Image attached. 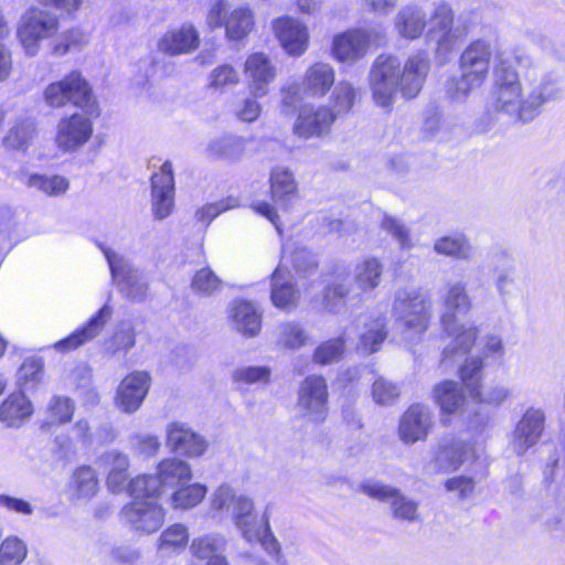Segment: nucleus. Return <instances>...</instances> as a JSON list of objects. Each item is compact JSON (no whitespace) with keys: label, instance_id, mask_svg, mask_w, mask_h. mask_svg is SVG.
<instances>
[{"label":"nucleus","instance_id":"1","mask_svg":"<svg viewBox=\"0 0 565 565\" xmlns=\"http://www.w3.org/2000/svg\"><path fill=\"white\" fill-rule=\"evenodd\" d=\"M495 57L499 66L492 106L497 111L525 122L532 120L545 103L559 96L557 83L548 76L540 75L536 68L526 70L522 82L519 73L511 70L510 61L499 52Z\"/></svg>","mask_w":565,"mask_h":565},{"label":"nucleus","instance_id":"2","mask_svg":"<svg viewBox=\"0 0 565 565\" xmlns=\"http://www.w3.org/2000/svg\"><path fill=\"white\" fill-rule=\"evenodd\" d=\"M430 70L426 53L411 55L401 66L397 57L380 55L371 70L370 88L372 98L379 107H392L398 93L406 99L414 98L420 92Z\"/></svg>","mask_w":565,"mask_h":565},{"label":"nucleus","instance_id":"3","mask_svg":"<svg viewBox=\"0 0 565 565\" xmlns=\"http://www.w3.org/2000/svg\"><path fill=\"white\" fill-rule=\"evenodd\" d=\"M443 312L440 323L444 333L449 339L443 352L441 363L446 364L455 355H466L470 352L478 337V329L470 322H460L457 312L467 311L471 300L462 282H450L444 288L441 295Z\"/></svg>","mask_w":565,"mask_h":565},{"label":"nucleus","instance_id":"4","mask_svg":"<svg viewBox=\"0 0 565 565\" xmlns=\"http://www.w3.org/2000/svg\"><path fill=\"white\" fill-rule=\"evenodd\" d=\"M493 55L489 42L477 40L470 43L459 58L460 76L449 79L446 95L454 100H463L486 83Z\"/></svg>","mask_w":565,"mask_h":565},{"label":"nucleus","instance_id":"5","mask_svg":"<svg viewBox=\"0 0 565 565\" xmlns=\"http://www.w3.org/2000/svg\"><path fill=\"white\" fill-rule=\"evenodd\" d=\"M382 273L383 266L377 259L366 258L356 264L353 284L342 274L334 275L326 289V306L334 311L341 301L374 290L380 285Z\"/></svg>","mask_w":565,"mask_h":565},{"label":"nucleus","instance_id":"6","mask_svg":"<svg viewBox=\"0 0 565 565\" xmlns=\"http://www.w3.org/2000/svg\"><path fill=\"white\" fill-rule=\"evenodd\" d=\"M45 103L60 108L71 103L89 116H98V105L88 82L79 72L73 71L44 89Z\"/></svg>","mask_w":565,"mask_h":565},{"label":"nucleus","instance_id":"7","mask_svg":"<svg viewBox=\"0 0 565 565\" xmlns=\"http://www.w3.org/2000/svg\"><path fill=\"white\" fill-rule=\"evenodd\" d=\"M60 30L58 17L39 7L29 8L20 18L17 38L28 56H35L45 41L49 43Z\"/></svg>","mask_w":565,"mask_h":565},{"label":"nucleus","instance_id":"8","mask_svg":"<svg viewBox=\"0 0 565 565\" xmlns=\"http://www.w3.org/2000/svg\"><path fill=\"white\" fill-rule=\"evenodd\" d=\"M393 313L409 334H423L433 318V300L428 294L416 290H399L396 294Z\"/></svg>","mask_w":565,"mask_h":565},{"label":"nucleus","instance_id":"9","mask_svg":"<svg viewBox=\"0 0 565 565\" xmlns=\"http://www.w3.org/2000/svg\"><path fill=\"white\" fill-rule=\"evenodd\" d=\"M211 507L215 511L231 512L236 527L246 541L259 535V522L254 514V501L243 494H236L228 486H220L213 493Z\"/></svg>","mask_w":565,"mask_h":565},{"label":"nucleus","instance_id":"10","mask_svg":"<svg viewBox=\"0 0 565 565\" xmlns=\"http://www.w3.org/2000/svg\"><path fill=\"white\" fill-rule=\"evenodd\" d=\"M206 24L211 30L224 26L230 41H241L252 32L255 14L248 6H238L228 11L225 0H215L207 11Z\"/></svg>","mask_w":565,"mask_h":565},{"label":"nucleus","instance_id":"11","mask_svg":"<svg viewBox=\"0 0 565 565\" xmlns=\"http://www.w3.org/2000/svg\"><path fill=\"white\" fill-rule=\"evenodd\" d=\"M192 478L190 466L180 459L170 458L158 463L156 475H145L134 479V491L138 497L146 493L160 497L166 488L184 484Z\"/></svg>","mask_w":565,"mask_h":565},{"label":"nucleus","instance_id":"12","mask_svg":"<svg viewBox=\"0 0 565 565\" xmlns=\"http://www.w3.org/2000/svg\"><path fill=\"white\" fill-rule=\"evenodd\" d=\"M132 501L121 510L122 521L140 533H153L164 522V512L158 503L157 494L146 493L138 497L134 491V480L129 487Z\"/></svg>","mask_w":565,"mask_h":565},{"label":"nucleus","instance_id":"13","mask_svg":"<svg viewBox=\"0 0 565 565\" xmlns=\"http://www.w3.org/2000/svg\"><path fill=\"white\" fill-rule=\"evenodd\" d=\"M335 81L334 68L323 62L311 64L305 72L300 90L296 87H288L282 90V102L292 105L302 98V95L310 97H323L331 89Z\"/></svg>","mask_w":565,"mask_h":565},{"label":"nucleus","instance_id":"14","mask_svg":"<svg viewBox=\"0 0 565 565\" xmlns=\"http://www.w3.org/2000/svg\"><path fill=\"white\" fill-rule=\"evenodd\" d=\"M111 276L121 291L132 300H141L148 290V279L143 273L135 268L128 259L117 255L109 248H103Z\"/></svg>","mask_w":565,"mask_h":565},{"label":"nucleus","instance_id":"15","mask_svg":"<svg viewBox=\"0 0 565 565\" xmlns=\"http://www.w3.org/2000/svg\"><path fill=\"white\" fill-rule=\"evenodd\" d=\"M360 491L379 501L391 504L392 514L395 519L416 522L419 520L418 504L404 495L398 489L382 484L377 481H366L360 486Z\"/></svg>","mask_w":565,"mask_h":565},{"label":"nucleus","instance_id":"16","mask_svg":"<svg viewBox=\"0 0 565 565\" xmlns=\"http://www.w3.org/2000/svg\"><path fill=\"white\" fill-rule=\"evenodd\" d=\"M92 117L73 114L62 118L56 126L55 143L58 149L72 152L84 146L93 135Z\"/></svg>","mask_w":565,"mask_h":565},{"label":"nucleus","instance_id":"17","mask_svg":"<svg viewBox=\"0 0 565 565\" xmlns=\"http://www.w3.org/2000/svg\"><path fill=\"white\" fill-rule=\"evenodd\" d=\"M174 207L172 164L166 161L151 177V212L156 220L167 218Z\"/></svg>","mask_w":565,"mask_h":565},{"label":"nucleus","instance_id":"18","mask_svg":"<svg viewBox=\"0 0 565 565\" xmlns=\"http://www.w3.org/2000/svg\"><path fill=\"white\" fill-rule=\"evenodd\" d=\"M151 377L147 372L129 373L119 383L115 405L121 412L131 414L138 411L150 388Z\"/></svg>","mask_w":565,"mask_h":565},{"label":"nucleus","instance_id":"19","mask_svg":"<svg viewBox=\"0 0 565 565\" xmlns=\"http://www.w3.org/2000/svg\"><path fill=\"white\" fill-rule=\"evenodd\" d=\"M328 403L327 383L321 376H308L298 392V408L301 414L315 420L324 417Z\"/></svg>","mask_w":565,"mask_h":565},{"label":"nucleus","instance_id":"20","mask_svg":"<svg viewBox=\"0 0 565 565\" xmlns=\"http://www.w3.org/2000/svg\"><path fill=\"white\" fill-rule=\"evenodd\" d=\"M243 74L250 94L257 98L267 94L268 85L276 77V67L268 55L255 52L246 57Z\"/></svg>","mask_w":565,"mask_h":565},{"label":"nucleus","instance_id":"21","mask_svg":"<svg viewBox=\"0 0 565 565\" xmlns=\"http://www.w3.org/2000/svg\"><path fill=\"white\" fill-rule=\"evenodd\" d=\"M273 31L281 47L291 56H301L309 44L308 28L291 17H280L273 21Z\"/></svg>","mask_w":565,"mask_h":565},{"label":"nucleus","instance_id":"22","mask_svg":"<svg viewBox=\"0 0 565 565\" xmlns=\"http://www.w3.org/2000/svg\"><path fill=\"white\" fill-rule=\"evenodd\" d=\"M434 426V416L428 406L413 404L399 420L398 435L405 444L425 440Z\"/></svg>","mask_w":565,"mask_h":565},{"label":"nucleus","instance_id":"23","mask_svg":"<svg viewBox=\"0 0 565 565\" xmlns=\"http://www.w3.org/2000/svg\"><path fill=\"white\" fill-rule=\"evenodd\" d=\"M371 44V34L362 29L348 30L333 38L331 52L341 63H354L362 58Z\"/></svg>","mask_w":565,"mask_h":565},{"label":"nucleus","instance_id":"24","mask_svg":"<svg viewBox=\"0 0 565 565\" xmlns=\"http://www.w3.org/2000/svg\"><path fill=\"white\" fill-rule=\"evenodd\" d=\"M335 119V114L328 107L303 106L294 125V132L305 139L327 134Z\"/></svg>","mask_w":565,"mask_h":565},{"label":"nucleus","instance_id":"25","mask_svg":"<svg viewBox=\"0 0 565 565\" xmlns=\"http://www.w3.org/2000/svg\"><path fill=\"white\" fill-rule=\"evenodd\" d=\"M167 446L171 451L186 457H199L207 448L201 436L179 423H172L167 427Z\"/></svg>","mask_w":565,"mask_h":565},{"label":"nucleus","instance_id":"26","mask_svg":"<svg viewBox=\"0 0 565 565\" xmlns=\"http://www.w3.org/2000/svg\"><path fill=\"white\" fill-rule=\"evenodd\" d=\"M483 365V359L475 355L466 356L458 370V375L465 388L473 399L478 402L491 401L499 403L508 396L505 390H499L495 397L486 398L481 396Z\"/></svg>","mask_w":565,"mask_h":565},{"label":"nucleus","instance_id":"27","mask_svg":"<svg viewBox=\"0 0 565 565\" xmlns=\"http://www.w3.org/2000/svg\"><path fill=\"white\" fill-rule=\"evenodd\" d=\"M200 44L198 30L191 24L166 32L158 42V50L167 55L189 54Z\"/></svg>","mask_w":565,"mask_h":565},{"label":"nucleus","instance_id":"28","mask_svg":"<svg viewBox=\"0 0 565 565\" xmlns=\"http://www.w3.org/2000/svg\"><path fill=\"white\" fill-rule=\"evenodd\" d=\"M544 414L540 409H529L523 415L515 428L512 441L518 454H523L537 443L544 429Z\"/></svg>","mask_w":565,"mask_h":565},{"label":"nucleus","instance_id":"29","mask_svg":"<svg viewBox=\"0 0 565 565\" xmlns=\"http://www.w3.org/2000/svg\"><path fill=\"white\" fill-rule=\"evenodd\" d=\"M32 402L22 392L11 393L0 405V422L8 427H20L33 415Z\"/></svg>","mask_w":565,"mask_h":565},{"label":"nucleus","instance_id":"30","mask_svg":"<svg viewBox=\"0 0 565 565\" xmlns=\"http://www.w3.org/2000/svg\"><path fill=\"white\" fill-rule=\"evenodd\" d=\"M110 316L111 310L107 306H104L83 329L72 333L70 337L61 341H57L54 344L55 350L67 352L94 339L105 327L107 321L110 319Z\"/></svg>","mask_w":565,"mask_h":565},{"label":"nucleus","instance_id":"31","mask_svg":"<svg viewBox=\"0 0 565 565\" xmlns=\"http://www.w3.org/2000/svg\"><path fill=\"white\" fill-rule=\"evenodd\" d=\"M233 327L242 334L255 337L262 328V312L250 301L238 300L230 310Z\"/></svg>","mask_w":565,"mask_h":565},{"label":"nucleus","instance_id":"32","mask_svg":"<svg viewBox=\"0 0 565 565\" xmlns=\"http://www.w3.org/2000/svg\"><path fill=\"white\" fill-rule=\"evenodd\" d=\"M477 457V448L472 444L454 441L443 445L436 455V462L440 469L456 470L469 460Z\"/></svg>","mask_w":565,"mask_h":565},{"label":"nucleus","instance_id":"33","mask_svg":"<svg viewBox=\"0 0 565 565\" xmlns=\"http://www.w3.org/2000/svg\"><path fill=\"white\" fill-rule=\"evenodd\" d=\"M435 402L439 405L441 413V422L446 423V415L459 412L466 402V397L454 381H444L434 388Z\"/></svg>","mask_w":565,"mask_h":565},{"label":"nucleus","instance_id":"34","mask_svg":"<svg viewBox=\"0 0 565 565\" xmlns=\"http://www.w3.org/2000/svg\"><path fill=\"white\" fill-rule=\"evenodd\" d=\"M271 301L277 308L289 310L296 306L298 292L289 279V271L279 265L271 278Z\"/></svg>","mask_w":565,"mask_h":565},{"label":"nucleus","instance_id":"35","mask_svg":"<svg viewBox=\"0 0 565 565\" xmlns=\"http://www.w3.org/2000/svg\"><path fill=\"white\" fill-rule=\"evenodd\" d=\"M89 42L88 35L79 28L73 26L64 30L49 43L51 55L62 57L72 51H79Z\"/></svg>","mask_w":565,"mask_h":565},{"label":"nucleus","instance_id":"36","mask_svg":"<svg viewBox=\"0 0 565 565\" xmlns=\"http://www.w3.org/2000/svg\"><path fill=\"white\" fill-rule=\"evenodd\" d=\"M394 25L401 36L415 40L426 25L425 13L418 7H405L396 14Z\"/></svg>","mask_w":565,"mask_h":565},{"label":"nucleus","instance_id":"37","mask_svg":"<svg viewBox=\"0 0 565 565\" xmlns=\"http://www.w3.org/2000/svg\"><path fill=\"white\" fill-rule=\"evenodd\" d=\"M247 148V140L232 135L217 137L210 141L209 152L214 157L237 160L243 157Z\"/></svg>","mask_w":565,"mask_h":565},{"label":"nucleus","instance_id":"38","mask_svg":"<svg viewBox=\"0 0 565 565\" xmlns=\"http://www.w3.org/2000/svg\"><path fill=\"white\" fill-rule=\"evenodd\" d=\"M97 490V476L90 467L83 466L74 471L70 486L72 497L76 499H88L95 495Z\"/></svg>","mask_w":565,"mask_h":565},{"label":"nucleus","instance_id":"39","mask_svg":"<svg viewBox=\"0 0 565 565\" xmlns=\"http://www.w3.org/2000/svg\"><path fill=\"white\" fill-rule=\"evenodd\" d=\"M104 465L108 468V486L113 490L122 487L127 479L128 459L125 455L111 450L102 457Z\"/></svg>","mask_w":565,"mask_h":565},{"label":"nucleus","instance_id":"40","mask_svg":"<svg viewBox=\"0 0 565 565\" xmlns=\"http://www.w3.org/2000/svg\"><path fill=\"white\" fill-rule=\"evenodd\" d=\"M297 190V184L291 171L285 168H276L270 174V191L273 199L284 201L290 195H294Z\"/></svg>","mask_w":565,"mask_h":565},{"label":"nucleus","instance_id":"41","mask_svg":"<svg viewBox=\"0 0 565 565\" xmlns=\"http://www.w3.org/2000/svg\"><path fill=\"white\" fill-rule=\"evenodd\" d=\"M25 183L50 196L62 195L70 188L68 180L62 175L31 174Z\"/></svg>","mask_w":565,"mask_h":565},{"label":"nucleus","instance_id":"42","mask_svg":"<svg viewBox=\"0 0 565 565\" xmlns=\"http://www.w3.org/2000/svg\"><path fill=\"white\" fill-rule=\"evenodd\" d=\"M308 337L303 329L294 322L278 326L276 345L281 349L297 350L306 344Z\"/></svg>","mask_w":565,"mask_h":565},{"label":"nucleus","instance_id":"43","mask_svg":"<svg viewBox=\"0 0 565 565\" xmlns=\"http://www.w3.org/2000/svg\"><path fill=\"white\" fill-rule=\"evenodd\" d=\"M386 321L382 316L376 317L367 324L365 332L361 334L359 350L363 353H372L386 338Z\"/></svg>","mask_w":565,"mask_h":565},{"label":"nucleus","instance_id":"44","mask_svg":"<svg viewBox=\"0 0 565 565\" xmlns=\"http://www.w3.org/2000/svg\"><path fill=\"white\" fill-rule=\"evenodd\" d=\"M205 494L206 487L203 484H182L171 495V505L175 509H190L199 504Z\"/></svg>","mask_w":565,"mask_h":565},{"label":"nucleus","instance_id":"45","mask_svg":"<svg viewBox=\"0 0 565 565\" xmlns=\"http://www.w3.org/2000/svg\"><path fill=\"white\" fill-rule=\"evenodd\" d=\"M434 248L438 254L462 259L472 255V247L462 235L441 237L436 241Z\"/></svg>","mask_w":565,"mask_h":565},{"label":"nucleus","instance_id":"46","mask_svg":"<svg viewBox=\"0 0 565 565\" xmlns=\"http://www.w3.org/2000/svg\"><path fill=\"white\" fill-rule=\"evenodd\" d=\"M28 548L17 536L7 537L0 544V565H20L26 557Z\"/></svg>","mask_w":565,"mask_h":565},{"label":"nucleus","instance_id":"47","mask_svg":"<svg viewBox=\"0 0 565 565\" xmlns=\"http://www.w3.org/2000/svg\"><path fill=\"white\" fill-rule=\"evenodd\" d=\"M189 541L188 529L182 524H173L162 532L160 536L159 551L171 553L184 548Z\"/></svg>","mask_w":565,"mask_h":565},{"label":"nucleus","instance_id":"48","mask_svg":"<svg viewBox=\"0 0 565 565\" xmlns=\"http://www.w3.org/2000/svg\"><path fill=\"white\" fill-rule=\"evenodd\" d=\"M454 11L446 2H438L435 4L430 13L428 25L429 34H437L441 31L452 29Z\"/></svg>","mask_w":565,"mask_h":565},{"label":"nucleus","instance_id":"49","mask_svg":"<svg viewBox=\"0 0 565 565\" xmlns=\"http://www.w3.org/2000/svg\"><path fill=\"white\" fill-rule=\"evenodd\" d=\"M224 542L217 536H203L194 539L191 544L192 554L200 559L211 561L214 557H223L217 554Z\"/></svg>","mask_w":565,"mask_h":565},{"label":"nucleus","instance_id":"50","mask_svg":"<svg viewBox=\"0 0 565 565\" xmlns=\"http://www.w3.org/2000/svg\"><path fill=\"white\" fill-rule=\"evenodd\" d=\"M239 75L236 70L227 64L214 68L209 76V87L223 90L228 86L238 84Z\"/></svg>","mask_w":565,"mask_h":565},{"label":"nucleus","instance_id":"51","mask_svg":"<svg viewBox=\"0 0 565 565\" xmlns=\"http://www.w3.org/2000/svg\"><path fill=\"white\" fill-rule=\"evenodd\" d=\"M270 375L271 370L268 366H244L234 372L233 379L243 384H267Z\"/></svg>","mask_w":565,"mask_h":565},{"label":"nucleus","instance_id":"52","mask_svg":"<svg viewBox=\"0 0 565 565\" xmlns=\"http://www.w3.org/2000/svg\"><path fill=\"white\" fill-rule=\"evenodd\" d=\"M34 126L32 122H20L13 126L7 137L4 143L13 149L24 148L33 138Z\"/></svg>","mask_w":565,"mask_h":565},{"label":"nucleus","instance_id":"53","mask_svg":"<svg viewBox=\"0 0 565 565\" xmlns=\"http://www.w3.org/2000/svg\"><path fill=\"white\" fill-rule=\"evenodd\" d=\"M191 286L195 292L211 295L220 288L221 280L210 268H202L194 274Z\"/></svg>","mask_w":565,"mask_h":565},{"label":"nucleus","instance_id":"54","mask_svg":"<svg viewBox=\"0 0 565 565\" xmlns=\"http://www.w3.org/2000/svg\"><path fill=\"white\" fill-rule=\"evenodd\" d=\"M238 205H239L238 199H236L234 196H228L218 202L210 203V204L202 206L200 210H198L196 217L199 218V221H201L203 223H210L213 218H215L221 213H223L227 210H231V209H235Z\"/></svg>","mask_w":565,"mask_h":565},{"label":"nucleus","instance_id":"55","mask_svg":"<svg viewBox=\"0 0 565 565\" xmlns=\"http://www.w3.org/2000/svg\"><path fill=\"white\" fill-rule=\"evenodd\" d=\"M74 412L73 403L67 397H54L49 405L52 423L64 424L71 420Z\"/></svg>","mask_w":565,"mask_h":565},{"label":"nucleus","instance_id":"56","mask_svg":"<svg viewBox=\"0 0 565 565\" xmlns=\"http://www.w3.org/2000/svg\"><path fill=\"white\" fill-rule=\"evenodd\" d=\"M332 97L334 107L338 108L339 113L348 111L355 102L356 92L349 82L342 81L335 86Z\"/></svg>","mask_w":565,"mask_h":565},{"label":"nucleus","instance_id":"57","mask_svg":"<svg viewBox=\"0 0 565 565\" xmlns=\"http://www.w3.org/2000/svg\"><path fill=\"white\" fill-rule=\"evenodd\" d=\"M343 352L341 340H331L319 345L315 352V361L320 364H329L338 361Z\"/></svg>","mask_w":565,"mask_h":565},{"label":"nucleus","instance_id":"58","mask_svg":"<svg viewBox=\"0 0 565 565\" xmlns=\"http://www.w3.org/2000/svg\"><path fill=\"white\" fill-rule=\"evenodd\" d=\"M372 395L377 404H390L398 397L399 391L393 383L377 379L373 384Z\"/></svg>","mask_w":565,"mask_h":565},{"label":"nucleus","instance_id":"59","mask_svg":"<svg viewBox=\"0 0 565 565\" xmlns=\"http://www.w3.org/2000/svg\"><path fill=\"white\" fill-rule=\"evenodd\" d=\"M514 282V268L511 260H507L502 266L495 267V287L500 295L510 294Z\"/></svg>","mask_w":565,"mask_h":565},{"label":"nucleus","instance_id":"60","mask_svg":"<svg viewBox=\"0 0 565 565\" xmlns=\"http://www.w3.org/2000/svg\"><path fill=\"white\" fill-rule=\"evenodd\" d=\"M438 34L440 35L437 40L436 55L441 60H446L448 54L456 49L460 36L454 29L441 31Z\"/></svg>","mask_w":565,"mask_h":565},{"label":"nucleus","instance_id":"61","mask_svg":"<svg viewBox=\"0 0 565 565\" xmlns=\"http://www.w3.org/2000/svg\"><path fill=\"white\" fill-rule=\"evenodd\" d=\"M481 359L498 358L504 355V344L500 335L489 334L484 337L481 343Z\"/></svg>","mask_w":565,"mask_h":565},{"label":"nucleus","instance_id":"62","mask_svg":"<svg viewBox=\"0 0 565 565\" xmlns=\"http://www.w3.org/2000/svg\"><path fill=\"white\" fill-rule=\"evenodd\" d=\"M43 363L40 360H26L20 367V377L24 383H39L43 377Z\"/></svg>","mask_w":565,"mask_h":565},{"label":"nucleus","instance_id":"63","mask_svg":"<svg viewBox=\"0 0 565 565\" xmlns=\"http://www.w3.org/2000/svg\"><path fill=\"white\" fill-rule=\"evenodd\" d=\"M249 542H259L264 546V548L271 554H278L280 551V545L278 541L269 531V523L267 519H265L263 524H259L258 537H255L253 541Z\"/></svg>","mask_w":565,"mask_h":565},{"label":"nucleus","instance_id":"64","mask_svg":"<svg viewBox=\"0 0 565 565\" xmlns=\"http://www.w3.org/2000/svg\"><path fill=\"white\" fill-rule=\"evenodd\" d=\"M473 481L467 477H454L447 480L446 489L449 492H455L458 498H466L473 491Z\"/></svg>","mask_w":565,"mask_h":565}]
</instances>
